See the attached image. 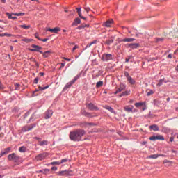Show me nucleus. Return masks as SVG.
<instances>
[{
  "instance_id": "5fc2aeb1",
  "label": "nucleus",
  "mask_w": 178,
  "mask_h": 178,
  "mask_svg": "<svg viewBox=\"0 0 178 178\" xmlns=\"http://www.w3.org/2000/svg\"><path fill=\"white\" fill-rule=\"evenodd\" d=\"M35 38H37L38 40H39V41L41 40V38H40V36H38V35L37 33L35 34Z\"/></svg>"
},
{
  "instance_id": "338daca9",
  "label": "nucleus",
  "mask_w": 178,
  "mask_h": 178,
  "mask_svg": "<svg viewBox=\"0 0 178 178\" xmlns=\"http://www.w3.org/2000/svg\"><path fill=\"white\" fill-rule=\"evenodd\" d=\"M169 162H170V161L168 160H164L163 163H169Z\"/></svg>"
},
{
  "instance_id": "a19ab883",
  "label": "nucleus",
  "mask_w": 178,
  "mask_h": 178,
  "mask_svg": "<svg viewBox=\"0 0 178 178\" xmlns=\"http://www.w3.org/2000/svg\"><path fill=\"white\" fill-rule=\"evenodd\" d=\"M155 92L152 90H150L149 92H147V97H149V95H152Z\"/></svg>"
},
{
  "instance_id": "bf43d9fd",
  "label": "nucleus",
  "mask_w": 178,
  "mask_h": 178,
  "mask_svg": "<svg viewBox=\"0 0 178 178\" xmlns=\"http://www.w3.org/2000/svg\"><path fill=\"white\" fill-rule=\"evenodd\" d=\"M63 59H64L65 60H67V62H70V58H65V57H63Z\"/></svg>"
},
{
  "instance_id": "a18cd8bd",
  "label": "nucleus",
  "mask_w": 178,
  "mask_h": 178,
  "mask_svg": "<svg viewBox=\"0 0 178 178\" xmlns=\"http://www.w3.org/2000/svg\"><path fill=\"white\" fill-rule=\"evenodd\" d=\"M51 165H60V162L59 161H54L51 163Z\"/></svg>"
},
{
  "instance_id": "e433bc0d",
  "label": "nucleus",
  "mask_w": 178,
  "mask_h": 178,
  "mask_svg": "<svg viewBox=\"0 0 178 178\" xmlns=\"http://www.w3.org/2000/svg\"><path fill=\"white\" fill-rule=\"evenodd\" d=\"M82 114H83L84 116H86V118H91V114L90 113L83 111Z\"/></svg>"
},
{
  "instance_id": "f3484780",
  "label": "nucleus",
  "mask_w": 178,
  "mask_h": 178,
  "mask_svg": "<svg viewBox=\"0 0 178 178\" xmlns=\"http://www.w3.org/2000/svg\"><path fill=\"white\" fill-rule=\"evenodd\" d=\"M40 54H42L44 58H48V56H49L51 54H52V51H47L45 52L40 51Z\"/></svg>"
},
{
  "instance_id": "2eb2a0df",
  "label": "nucleus",
  "mask_w": 178,
  "mask_h": 178,
  "mask_svg": "<svg viewBox=\"0 0 178 178\" xmlns=\"http://www.w3.org/2000/svg\"><path fill=\"white\" fill-rule=\"evenodd\" d=\"M113 41H115V36H111L104 42V44H106V45H111V44H113Z\"/></svg>"
},
{
  "instance_id": "5701e85b",
  "label": "nucleus",
  "mask_w": 178,
  "mask_h": 178,
  "mask_svg": "<svg viewBox=\"0 0 178 178\" xmlns=\"http://www.w3.org/2000/svg\"><path fill=\"white\" fill-rule=\"evenodd\" d=\"M80 23H81V20L80 19V18H76L72 23V26H77V24H80Z\"/></svg>"
},
{
  "instance_id": "680f3d73",
  "label": "nucleus",
  "mask_w": 178,
  "mask_h": 178,
  "mask_svg": "<svg viewBox=\"0 0 178 178\" xmlns=\"http://www.w3.org/2000/svg\"><path fill=\"white\" fill-rule=\"evenodd\" d=\"M82 26H83V29L86 28V27H90L89 24H82Z\"/></svg>"
},
{
  "instance_id": "603ef678",
  "label": "nucleus",
  "mask_w": 178,
  "mask_h": 178,
  "mask_svg": "<svg viewBox=\"0 0 178 178\" xmlns=\"http://www.w3.org/2000/svg\"><path fill=\"white\" fill-rule=\"evenodd\" d=\"M77 48H79V46L75 45L73 49H72V52H74V51H76V49H77Z\"/></svg>"
},
{
  "instance_id": "6e6d98bb",
  "label": "nucleus",
  "mask_w": 178,
  "mask_h": 178,
  "mask_svg": "<svg viewBox=\"0 0 178 178\" xmlns=\"http://www.w3.org/2000/svg\"><path fill=\"white\" fill-rule=\"evenodd\" d=\"M175 141V138L174 137H170V143H173Z\"/></svg>"
},
{
  "instance_id": "1a4fd4ad",
  "label": "nucleus",
  "mask_w": 178,
  "mask_h": 178,
  "mask_svg": "<svg viewBox=\"0 0 178 178\" xmlns=\"http://www.w3.org/2000/svg\"><path fill=\"white\" fill-rule=\"evenodd\" d=\"M57 175L58 176H70V171L67 170H65L57 172Z\"/></svg>"
},
{
  "instance_id": "dca6fc26",
  "label": "nucleus",
  "mask_w": 178,
  "mask_h": 178,
  "mask_svg": "<svg viewBox=\"0 0 178 178\" xmlns=\"http://www.w3.org/2000/svg\"><path fill=\"white\" fill-rule=\"evenodd\" d=\"M47 31H50V33H55L56 34L60 31V28L55 27L54 29H49Z\"/></svg>"
},
{
  "instance_id": "7ed1b4c3",
  "label": "nucleus",
  "mask_w": 178,
  "mask_h": 178,
  "mask_svg": "<svg viewBox=\"0 0 178 178\" xmlns=\"http://www.w3.org/2000/svg\"><path fill=\"white\" fill-rule=\"evenodd\" d=\"M6 16H8V19H12L13 20H15V19H17L16 17L13 16H24V13H6Z\"/></svg>"
},
{
  "instance_id": "3c124183",
  "label": "nucleus",
  "mask_w": 178,
  "mask_h": 178,
  "mask_svg": "<svg viewBox=\"0 0 178 178\" xmlns=\"http://www.w3.org/2000/svg\"><path fill=\"white\" fill-rule=\"evenodd\" d=\"M76 29L78 30H81V29H84V26H83V24H81V26H78Z\"/></svg>"
},
{
  "instance_id": "f704fd0d",
  "label": "nucleus",
  "mask_w": 178,
  "mask_h": 178,
  "mask_svg": "<svg viewBox=\"0 0 178 178\" xmlns=\"http://www.w3.org/2000/svg\"><path fill=\"white\" fill-rule=\"evenodd\" d=\"M158 156H159V155H158V154H152V155L149 156V158L152 159H156V158H158Z\"/></svg>"
},
{
  "instance_id": "b1692460",
  "label": "nucleus",
  "mask_w": 178,
  "mask_h": 178,
  "mask_svg": "<svg viewBox=\"0 0 178 178\" xmlns=\"http://www.w3.org/2000/svg\"><path fill=\"white\" fill-rule=\"evenodd\" d=\"M127 80L129 83L131 84V86L136 84V81L134 79H133V78L131 76L128 77V79Z\"/></svg>"
},
{
  "instance_id": "8fccbe9b",
  "label": "nucleus",
  "mask_w": 178,
  "mask_h": 178,
  "mask_svg": "<svg viewBox=\"0 0 178 178\" xmlns=\"http://www.w3.org/2000/svg\"><path fill=\"white\" fill-rule=\"evenodd\" d=\"M67 159H62L61 161L60 162V165L61 163H65L66 162H67Z\"/></svg>"
},
{
  "instance_id": "423d86ee",
  "label": "nucleus",
  "mask_w": 178,
  "mask_h": 178,
  "mask_svg": "<svg viewBox=\"0 0 178 178\" xmlns=\"http://www.w3.org/2000/svg\"><path fill=\"white\" fill-rule=\"evenodd\" d=\"M112 55L111 54H104L102 56V60L104 62H108V60H112Z\"/></svg>"
},
{
  "instance_id": "6ab92c4d",
  "label": "nucleus",
  "mask_w": 178,
  "mask_h": 178,
  "mask_svg": "<svg viewBox=\"0 0 178 178\" xmlns=\"http://www.w3.org/2000/svg\"><path fill=\"white\" fill-rule=\"evenodd\" d=\"M133 106H126L124 109L126 112L130 113V112H133Z\"/></svg>"
},
{
  "instance_id": "774afa93",
  "label": "nucleus",
  "mask_w": 178,
  "mask_h": 178,
  "mask_svg": "<svg viewBox=\"0 0 178 178\" xmlns=\"http://www.w3.org/2000/svg\"><path fill=\"white\" fill-rule=\"evenodd\" d=\"M63 67H65V63H61L60 69H62Z\"/></svg>"
},
{
  "instance_id": "09e8293b",
  "label": "nucleus",
  "mask_w": 178,
  "mask_h": 178,
  "mask_svg": "<svg viewBox=\"0 0 178 178\" xmlns=\"http://www.w3.org/2000/svg\"><path fill=\"white\" fill-rule=\"evenodd\" d=\"M124 76H125V77H127V79H129V77H131L130 74L127 72H124Z\"/></svg>"
},
{
  "instance_id": "7c9ffc66",
  "label": "nucleus",
  "mask_w": 178,
  "mask_h": 178,
  "mask_svg": "<svg viewBox=\"0 0 178 178\" xmlns=\"http://www.w3.org/2000/svg\"><path fill=\"white\" fill-rule=\"evenodd\" d=\"M165 81V79H160L159 81V83H157V87H161L163 84V82Z\"/></svg>"
},
{
  "instance_id": "69168bd1",
  "label": "nucleus",
  "mask_w": 178,
  "mask_h": 178,
  "mask_svg": "<svg viewBox=\"0 0 178 178\" xmlns=\"http://www.w3.org/2000/svg\"><path fill=\"white\" fill-rule=\"evenodd\" d=\"M51 170H54V171H55V170H58V168H57V167H52V168H51Z\"/></svg>"
},
{
  "instance_id": "72a5a7b5",
  "label": "nucleus",
  "mask_w": 178,
  "mask_h": 178,
  "mask_svg": "<svg viewBox=\"0 0 178 178\" xmlns=\"http://www.w3.org/2000/svg\"><path fill=\"white\" fill-rule=\"evenodd\" d=\"M102 86H104V82L102 81H99V82H97V83H96V87H97V88H99V87H102Z\"/></svg>"
},
{
  "instance_id": "9d476101",
  "label": "nucleus",
  "mask_w": 178,
  "mask_h": 178,
  "mask_svg": "<svg viewBox=\"0 0 178 178\" xmlns=\"http://www.w3.org/2000/svg\"><path fill=\"white\" fill-rule=\"evenodd\" d=\"M86 106L90 111H98V107L94 105L92 103L86 104Z\"/></svg>"
},
{
  "instance_id": "ddd939ff",
  "label": "nucleus",
  "mask_w": 178,
  "mask_h": 178,
  "mask_svg": "<svg viewBox=\"0 0 178 178\" xmlns=\"http://www.w3.org/2000/svg\"><path fill=\"white\" fill-rule=\"evenodd\" d=\"M54 113V111H52V110H48L47 111H46L45 113V119H49V118H51L52 116Z\"/></svg>"
},
{
  "instance_id": "052dcab7",
  "label": "nucleus",
  "mask_w": 178,
  "mask_h": 178,
  "mask_svg": "<svg viewBox=\"0 0 178 178\" xmlns=\"http://www.w3.org/2000/svg\"><path fill=\"white\" fill-rule=\"evenodd\" d=\"M140 35H141V33H136V37L140 38V37H141Z\"/></svg>"
},
{
  "instance_id": "de8ad7c7",
  "label": "nucleus",
  "mask_w": 178,
  "mask_h": 178,
  "mask_svg": "<svg viewBox=\"0 0 178 178\" xmlns=\"http://www.w3.org/2000/svg\"><path fill=\"white\" fill-rule=\"evenodd\" d=\"M12 37V34H8V33H3V37Z\"/></svg>"
},
{
  "instance_id": "20e7f679",
  "label": "nucleus",
  "mask_w": 178,
  "mask_h": 178,
  "mask_svg": "<svg viewBox=\"0 0 178 178\" xmlns=\"http://www.w3.org/2000/svg\"><path fill=\"white\" fill-rule=\"evenodd\" d=\"M8 158V161H13V162H17L20 159V157L15 153L9 154Z\"/></svg>"
},
{
  "instance_id": "ea45409f",
  "label": "nucleus",
  "mask_w": 178,
  "mask_h": 178,
  "mask_svg": "<svg viewBox=\"0 0 178 178\" xmlns=\"http://www.w3.org/2000/svg\"><path fill=\"white\" fill-rule=\"evenodd\" d=\"M162 41H163V38H156V42H162Z\"/></svg>"
},
{
  "instance_id": "58836bf2",
  "label": "nucleus",
  "mask_w": 178,
  "mask_h": 178,
  "mask_svg": "<svg viewBox=\"0 0 178 178\" xmlns=\"http://www.w3.org/2000/svg\"><path fill=\"white\" fill-rule=\"evenodd\" d=\"M76 12H77L79 17L81 16V8H76Z\"/></svg>"
},
{
  "instance_id": "f8f14e48",
  "label": "nucleus",
  "mask_w": 178,
  "mask_h": 178,
  "mask_svg": "<svg viewBox=\"0 0 178 178\" xmlns=\"http://www.w3.org/2000/svg\"><path fill=\"white\" fill-rule=\"evenodd\" d=\"M124 90H126V85L121 83L120 88L117 89L115 94H119V92H122V91H124Z\"/></svg>"
},
{
  "instance_id": "c03bdc74",
  "label": "nucleus",
  "mask_w": 178,
  "mask_h": 178,
  "mask_svg": "<svg viewBox=\"0 0 178 178\" xmlns=\"http://www.w3.org/2000/svg\"><path fill=\"white\" fill-rule=\"evenodd\" d=\"M149 140H150L151 141H156V136H152V137L149 138Z\"/></svg>"
},
{
  "instance_id": "f03ea898",
  "label": "nucleus",
  "mask_w": 178,
  "mask_h": 178,
  "mask_svg": "<svg viewBox=\"0 0 178 178\" xmlns=\"http://www.w3.org/2000/svg\"><path fill=\"white\" fill-rule=\"evenodd\" d=\"M80 78V75H76L74 79L72 81H71L70 82H68L65 86L63 88V91H66V90H67V88H70V87L72 86V85L74 83H76V81H77V80H79V79Z\"/></svg>"
},
{
  "instance_id": "4be33fe9",
  "label": "nucleus",
  "mask_w": 178,
  "mask_h": 178,
  "mask_svg": "<svg viewBox=\"0 0 178 178\" xmlns=\"http://www.w3.org/2000/svg\"><path fill=\"white\" fill-rule=\"evenodd\" d=\"M127 95H130V90H126L123 92L122 94L119 95V97H126Z\"/></svg>"
},
{
  "instance_id": "9b49d317",
  "label": "nucleus",
  "mask_w": 178,
  "mask_h": 178,
  "mask_svg": "<svg viewBox=\"0 0 178 178\" xmlns=\"http://www.w3.org/2000/svg\"><path fill=\"white\" fill-rule=\"evenodd\" d=\"M11 149H12L10 147H8V148L4 149L0 153V158H2V156H3V155H8V154H9V152H10Z\"/></svg>"
},
{
  "instance_id": "4c0bfd02",
  "label": "nucleus",
  "mask_w": 178,
  "mask_h": 178,
  "mask_svg": "<svg viewBox=\"0 0 178 178\" xmlns=\"http://www.w3.org/2000/svg\"><path fill=\"white\" fill-rule=\"evenodd\" d=\"M143 105H144V103H143V102H139V103H136L135 104V106L136 108H140V106H143Z\"/></svg>"
},
{
  "instance_id": "37998d69",
  "label": "nucleus",
  "mask_w": 178,
  "mask_h": 178,
  "mask_svg": "<svg viewBox=\"0 0 178 178\" xmlns=\"http://www.w3.org/2000/svg\"><path fill=\"white\" fill-rule=\"evenodd\" d=\"M84 10H86V12H87V13H88L90 10H91V8L90 7H87V6H85Z\"/></svg>"
},
{
  "instance_id": "a878e982",
  "label": "nucleus",
  "mask_w": 178,
  "mask_h": 178,
  "mask_svg": "<svg viewBox=\"0 0 178 178\" xmlns=\"http://www.w3.org/2000/svg\"><path fill=\"white\" fill-rule=\"evenodd\" d=\"M133 41H136L134 38H124L122 40V42H133Z\"/></svg>"
},
{
  "instance_id": "4468645a",
  "label": "nucleus",
  "mask_w": 178,
  "mask_h": 178,
  "mask_svg": "<svg viewBox=\"0 0 178 178\" xmlns=\"http://www.w3.org/2000/svg\"><path fill=\"white\" fill-rule=\"evenodd\" d=\"M178 31H172L169 33L168 38L172 40V38H176V35H177Z\"/></svg>"
},
{
  "instance_id": "c9c22d12",
  "label": "nucleus",
  "mask_w": 178,
  "mask_h": 178,
  "mask_svg": "<svg viewBox=\"0 0 178 178\" xmlns=\"http://www.w3.org/2000/svg\"><path fill=\"white\" fill-rule=\"evenodd\" d=\"M26 147L22 146L19 147V152H26Z\"/></svg>"
},
{
  "instance_id": "13d9d810",
  "label": "nucleus",
  "mask_w": 178,
  "mask_h": 178,
  "mask_svg": "<svg viewBox=\"0 0 178 178\" xmlns=\"http://www.w3.org/2000/svg\"><path fill=\"white\" fill-rule=\"evenodd\" d=\"M40 41H42L43 42H47V41H48V38L40 39Z\"/></svg>"
},
{
  "instance_id": "864d4df0",
  "label": "nucleus",
  "mask_w": 178,
  "mask_h": 178,
  "mask_svg": "<svg viewBox=\"0 0 178 178\" xmlns=\"http://www.w3.org/2000/svg\"><path fill=\"white\" fill-rule=\"evenodd\" d=\"M34 83H35V84H38V77H36V78L34 79Z\"/></svg>"
},
{
  "instance_id": "cd10ccee",
  "label": "nucleus",
  "mask_w": 178,
  "mask_h": 178,
  "mask_svg": "<svg viewBox=\"0 0 178 178\" xmlns=\"http://www.w3.org/2000/svg\"><path fill=\"white\" fill-rule=\"evenodd\" d=\"M39 173H43V175H48L49 173V169L40 170Z\"/></svg>"
},
{
  "instance_id": "2f4dec72",
  "label": "nucleus",
  "mask_w": 178,
  "mask_h": 178,
  "mask_svg": "<svg viewBox=\"0 0 178 178\" xmlns=\"http://www.w3.org/2000/svg\"><path fill=\"white\" fill-rule=\"evenodd\" d=\"M156 140H161V141H164L165 138H163V136L162 135H159L156 136Z\"/></svg>"
},
{
  "instance_id": "473e14b6",
  "label": "nucleus",
  "mask_w": 178,
  "mask_h": 178,
  "mask_svg": "<svg viewBox=\"0 0 178 178\" xmlns=\"http://www.w3.org/2000/svg\"><path fill=\"white\" fill-rule=\"evenodd\" d=\"M39 145L41 147H43V145H48V141L47 140H43L39 143Z\"/></svg>"
},
{
  "instance_id": "f257e3e1",
  "label": "nucleus",
  "mask_w": 178,
  "mask_h": 178,
  "mask_svg": "<svg viewBox=\"0 0 178 178\" xmlns=\"http://www.w3.org/2000/svg\"><path fill=\"white\" fill-rule=\"evenodd\" d=\"M86 134V131L82 129H76L70 133V138L72 141H81V137Z\"/></svg>"
},
{
  "instance_id": "a211bd4d",
  "label": "nucleus",
  "mask_w": 178,
  "mask_h": 178,
  "mask_svg": "<svg viewBox=\"0 0 178 178\" xmlns=\"http://www.w3.org/2000/svg\"><path fill=\"white\" fill-rule=\"evenodd\" d=\"M128 47L131 49H136V48H138V47H140V44L138 43H133L128 44Z\"/></svg>"
},
{
  "instance_id": "c85d7f7f",
  "label": "nucleus",
  "mask_w": 178,
  "mask_h": 178,
  "mask_svg": "<svg viewBox=\"0 0 178 178\" xmlns=\"http://www.w3.org/2000/svg\"><path fill=\"white\" fill-rule=\"evenodd\" d=\"M94 44H97V40H94L91 42L90 44H88L85 48V49H87V48H90L92 45H94Z\"/></svg>"
},
{
  "instance_id": "49530a36",
  "label": "nucleus",
  "mask_w": 178,
  "mask_h": 178,
  "mask_svg": "<svg viewBox=\"0 0 178 178\" xmlns=\"http://www.w3.org/2000/svg\"><path fill=\"white\" fill-rule=\"evenodd\" d=\"M131 58H133V56H129L128 58L125 59V62H130V59H131Z\"/></svg>"
},
{
  "instance_id": "bb28decb",
  "label": "nucleus",
  "mask_w": 178,
  "mask_h": 178,
  "mask_svg": "<svg viewBox=\"0 0 178 178\" xmlns=\"http://www.w3.org/2000/svg\"><path fill=\"white\" fill-rule=\"evenodd\" d=\"M49 86H45V87H41V86H38V90H35V91H44V90H47V88H49Z\"/></svg>"
},
{
  "instance_id": "79ce46f5",
  "label": "nucleus",
  "mask_w": 178,
  "mask_h": 178,
  "mask_svg": "<svg viewBox=\"0 0 178 178\" xmlns=\"http://www.w3.org/2000/svg\"><path fill=\"white\" fill-rule=\"evenodd\" d=\"M15 90H17V91H19V90H20V84L15 83Z\"/></svg>"
},
{
  "instance_id": "39448f33",
  "label": "nucleus",
  "mask_w": 178,
  "mask_h": 178,
  "mask_svg": "<svg viewBox=\"0 0 178 178\" xmlns=\"http://www.w3.org/2000/svg\"><path fill=\"white\" fill-rule=\"evenodd\" d=\"M35 126H36L35 124L26 125L22 128V131H23V133H26V131H30V130H33V129H34Z\"/></svg>"
},
{
  "instance_id": "c756f323",
  "label": "nucleus",
  "mask_w": 178,
  "mask_h": 178,
  "mask_svg": "<svg viewBox=\"0 0 178 178\" xmlns=\"http://www.w3.org/2000/svg\"><path fill=\"white\" fill-rule=\"evenodd\" d=\"M104 109H107V111H109V112H111V113H113V108L109 106H104Z\"/></svg>"
},
{
  "instance_id": "0e129e2a",
  "label": "nucleus",
  "mask_w": 178,
  "mask_h": 178,
  "mask_svg": "<svg viewBox=\"0 0 178 178\" xmlns=\"http://www.w3.org/2000/svg\"><path fill=\"white\" fill-rule=\"evenodd\" d=\"M3 86L2 85V82L0 81V90H3Z\"/></svg>"
},
{
  "instance_id": "0eeeda50",
  "label": "nucleus",
  "mask_w": 178,
  "mask_h": 178,
  "mask_svg": "<svg viewBox=\"0 0 178 178\" xmlns=\"http://www.w3.org/2000/svg\"><path fill=\"white\" fill-rule=\"evenodd\" d=\"M31 47L33 48V49H30V51L31 52H40L41 51V49H42V47H41L38 45L32 44Z\"/></svg>"
},
{
  "instance_id": "aec40b11",
  "label": "nucleus",
  "mask_w": 178,
  "mask_h": 178,
  "mask_svg": "<svg viewBox=\"0 0 178 178\" xmlns=\"http://www.w3.org/2000/svg\"><path fill=\"white\" fill-rule=\"evenodd\" d=\"M112 24H113V20H108L105 22L104 26L105 27H111Z\"/></svg>"
},
{
  "instance_id": "6e6552de",
  "label": "nucleus",
  "mask_w": 178,
  "mask_h": 178,
  "mask_svg": "<svg viewBox=\"0 0 178 178\" xmlns=\"http://www.w3.org/2000/svg\"><path fill=\"white\" fill-rule=\"evenodd\" d=\"M47 156H48V154L42 153V154L38 155L35 157V160L36 161H42V159H45V158H47Z\"/></svg>"
},
{
  "instance_id": "393cba45",
  "label": "nucleus",
  "mask_w": 178,
  "mask_h": 178,
  "mask_svg": "<svg viewBox=\"0 0 178 178\" xmlns=\"http://www.w3.org/2000/svg\"><path fill=\"white\" fill-rule=\"evenodd\" d=\"M19 27L21 29H24V30H29L31 27L30 25H26V24H24L22 25H19Z\"/></svg>"
},
{
  "instance_id": "e2e57ef3",
  "label": "nucleus",
  "mask_w": 178,
  "mask_h": 178,
  "mask_svg": "<svg viewBox=\"0 0 178 178\" xmlns=\"http://www.w3.org/2000/svg\"><path fill=\"white\" fill-rule=\"evenodd\" d=\"M81 19H83V20H87V18L83 17V15L79 16Z\"/></svg>"
},
{
  "instance_id": "4d7b16f0",
  "label": "nucleus",
  "mask_w": 178,
  "mask_h": 178,
  "mask_svg": "<svg viewBox=\"0 0 178 178\" xmlns=\"http://www.w3.org/2000/svg\"><path fill=\"white\" fill-rule=\"evenodd\" d=\"M22 41H24V42H30V39H23Z\"/></svg>"
},
{
  "instance_id": "412c9836",
  "label": "nucleus",
  "mask_w": 178,
  "mask_h": 178,
  "mask_svg": "<svg viewBox=\"0 0 178 178\" xmlns=\"http://www.w3.org/2000/svg\"><path fill=\"white\" fill-rule=\"evenodd\" d=\"M149 129L154 130V131H158L159 130V127H158V125L156 124L149 126Z\"/></svg>"
}]
</instances>
